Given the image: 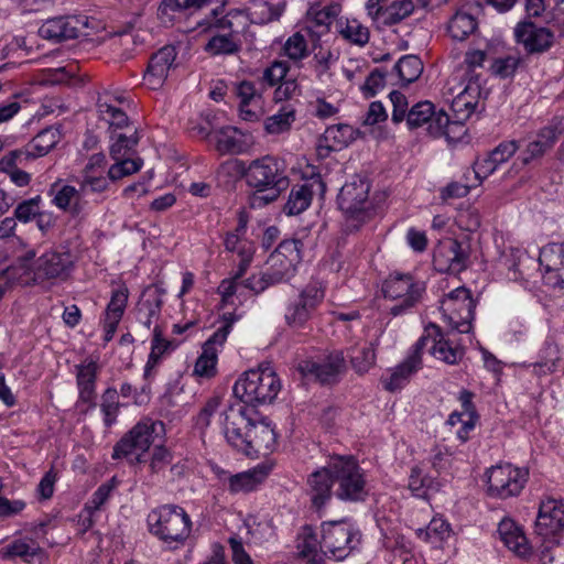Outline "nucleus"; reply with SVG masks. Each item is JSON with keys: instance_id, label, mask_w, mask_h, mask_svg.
<instances>
[{"instance_id": "1", "label": "nucleus", "mask_w": 564, "mask_h": 564, "mask_svg": "<svg viewBox=\"0 0 564 564\" xmlns=\"http://www.w3.org/2000/svg\"><path fill=\"white\" fill-rule=\"evenodd\" d=\"M308 494L314 508L321 510L335 496L344 502H364L369 487L364 469L351 455H334L327 464L307 478Z\"/></svg>"}, {"instance_id": "2", "label": "nucleus", "mask_w": 564, "mask_h": 564, "mask_svg": "<svg viewBox=\"0 0 564 564\" xmlns=\"http://www.w3.org/2000/svg\"><path fill=\"white\" fill-rule=\"evenodd\" d=\"M246 184L253 189L252 207H263L275 202L289 187L284 161L273 155L252 160L247 166L240 162Z\"/></svg>"}, {"instance_id": "3", "label": "nucleus", "mask_w": 564, "mask_h": 564, "mask_svg": "<svg viewBox=\"0 0 564 564\" xmlns=\"http://www.w3.org/2000/svg\"><path fill=\"white\" fill-rule=\"evenodd\" d=\"M281 390V382L269 364L242 373L234 386V393L241 404L257 406L271 403Z\"/></svg>"}, {"instance_id": "4", "label": "nucleus", "mask_w": 564, "mask_h": 564, "mask_svg": "<svg viewBox=\"0 0 564 564\" xmlns=\"http://www.w3.org/2000/svg\"><path fill=\"white\" fill-rule=\"evenodd\" d=\"M147 523L152 535L173 547L184 545L192 531L189 516L176 505H164L151 510Z\"/></svg>"}, {"instance_id": "5", "label": "nucleus", "mask_w": 564, "mask_h": 564, "mask_svg": "<svg viewBox=\"0 0 564 564\" xmlns=\"http://www.w3.org/2000/svg\"><path fill=\"white\" fill-rule=\"evenodd\" d=\"M369 192V181L360 176H354L341 186L337 204L346 215L344 225L346 234L357 232L371 218Z\"/></svg>"}, {"instance_id": "6", "label": "nucleus", "mask_w": 564, "mask_h": 564, "mask_svg": "<svg viewBox=\"0 0 564 564\" xmlns=\"http://www.w3.org/2000/svg\"><path fill=\"white\" fill-rule=\"evenodd\" d=\"M361 535L347 520L322 524L321 551L325 556L343 561L360 545Z\"/></svg>"}, {"instance_id": "7", "label": "nucleus", "mask_w": 564, "mask_h": 564, "mask_svg": "<svg viewBox=\"0 0 564 564\" xmlns=\"http://www.w3.org/2000/svg\"><path fill=\"white\" fill-rule=\"evenodd\" d=\"M382 292L384 297L398 302L390 308V314L398 316L421 302L425 292V283L415 280L411 274L393 273L384 281Z\"/></svg>"}, {"instance_id": "8", "label": "nucleus", "mask_w": 564, "mask_h": 564, "mask_svg": "<svg viewBox=\"0 0 564 564\" xmlns=\"http://www.w3.org/2000/svg\"><path fill=\"white\" fill-rule=\"evenodd\" d=\"M164 432V424L160 421L145 419L138 422L113 446L112 458H127L137 452L145 453L159 433Z\"/></svg>"}, {"instance_id": "9", "label": "nucleus", "mask_w": 564, "mask_h": 564, "mask_svg": "<svg viewBox=\"0 0 564 564\" xmlns=\"http://www.w3.org/2000/svg\"><path fill=\"white\" fill-rule=\"evenodd\" d=\"M529 473L509 463L492 466L486 471L488 495L507 499L518 496L528 481Z\"/></svg>"}, {"instance_id": "10", "label": "nucleus", "mask_w": 564, "mask_h": 564, "mask_svg": "<svg viewBox=\"0 0 564 564\" xmlns=\"http://www.w3.org/2000/svg\"><path fill=\"white\" fill-rule=\"evenodd\" d=\"M441 307L454 329L460 334L470 332L476 303L468 289L460 286L449 292L442 301Z\"/></svg>"}, {"instance_id": "11", "label": "nucleus", "mask_w": 564, "mask_h": 564, "mask_svg": "<svg viewBox=\"0 0 564 564\" xmlns=\"http://www.w3.org/2000/svg\"><path fill=\"white\" fill-rule=\"evenodd\" d=\"M324 291L316 284L306 285L299 295L291 300L284 312L286 325L294 329L303 328L323 302Z\"/></svg>"}, {"instance_id": "12", "label": "nucleus", "mask_w": 564, "mask_h": 564, "mask_svg": "<svg viewBox=\"0 0 564 564\" xmlns=\"http://www.w3.org/2000/svg\"><path fill=\"white\" fill-rule=\"evenodd\" d=\"M563 132L564 116H555L547 126L539 130L536 138L529 142L525 150L509 170L508 174H511L513 171L514 173H518L519 165H528L535 159L543 156L546 151L553 148L556 140Z\"/></svg>"}, {"instance_id": "13", "label": "nucleus", "mask_w": 564, "mask_h": 564, "mask_svg": "<svg viewBox=\"0 0 564 564\" xmlns=\"http://www.w3.org/2000/svg\"><path fill=\"white\" fill-rule=\"evenodd\" d=\"M238 317L234 313L223 315L221 326L205 341L197 358L194 372L200 377H213L216 372L217 346H223Z\"/></svg>"}, {"instance_id": "14", "label": "nucleus", "mask_w": 564, "mask_h": 564, "mask_svg": "<svg viewBox=\"0 0 564 564\" xmlns=\"http://www.w3.org/2000/svg\"><path fill=\"white\" fill-rule=\"evenodd\" d=\"M73 265L74 257L69 251H46L34 261L33 280L39 283L50 280L64 281L70 274Z\"/></svg>"}, {"instance_id": "15", "label": "nucleus", "mask_w": 564, "mask_h": 564, "mask_svg": "<svg viewBox=\"0 0 564 564\" xmlns=\"http://www.w3.org/2000/svg\"><path fill=\"white\" fill-rule=\"evenodd\" d=\"M248 406L241 403H235L224 412V434L235 449L246 455L248 448V432L250 430L251 417L248 415Z\"/></svg>"}, {"instance_id": "16", "label": "nucleus", "mask_w": 564, "mask_h": 564, "mask_svg": "<svg viewBox=\"0 0 564 564\" xmlns=\"http://www.w3.org/2000/svg\"><path fill=\"white\" fill-rule=\"evenodd\" d=\"M345 368L346 361L341 350L330 352L322 361L306 359L300 361L297 366L303 377L308 380L318 381L322 384H333L337 382L339 375L344 372Z\"/></svg>"}, {"instance_id": "17", "label": "nucleus", "mask_w": 564, "mask_h": 564, "mask_svg": "<svg viewBox=\"0 0 564 564\" xmlns=\"http://www.w3.org/2000/svg\"><path fill=\"white\" fill-rule=\"evenodd\" d=\"M430 0H394L388 6H380L373 0L367 3L368 14L378 23L391 26L410 17L415 10L424 9Z\"/></svg>"}, {"instance_id": "18", "label": "nucleus", "mask_w": 564, "mask_h": 564, "mask_svg": "<svg viewBox=\"0 0 564 564\" xmlns=\"http://www.w3.org/2000/svg\"><path fill=\"white\" fill-rule=\"evenodd\" d=\"M468 258L467 243L448 239L434 252L433 261L440 271L460 272L466 268Z\"/></svg>"}, {"instance_id": "19", "label": "nucleus", "mask_w": 564, "mask_h": 564, "mask_svg": "<svg viewBox=\"0 0 564 564\" xmlns=\"http://www.w3.org/2000/svg\"><path fill=\"white\" fill-rule=\"evenodd\" d=\"M514 36L517 42L522 44L530 54L544 53L554 42V34L549 29L528 21L517 24Z\"/></svg>"}, {"instance_id": "20", "label": "nucleus", "mask_w": 564, "mask_h": 564, "mask_svg": "<svg viewBox=\"0 0 564 564\" xmlns=\"http://www.w3.org/2000/svg\"><path fill=\"white\" fill-rule=\"evenodd\" d=\"M564 529V506L552 498L543 500L535 521V532L544 538L556 534Z\"/></svg>"}, {"instance_id": "21", "label": "nucleus", "mask_w": 564, "mask_h": 564, "mask_svg": "<svg viewBox=\"0 0 564 564\" xmlns=\"http://www.w3.org/2000/svg\"><path fill=\"white\" fill-rule=\"evenodd\" d=\"M248 448L246 456L267 455L272 452L276 444V434L271 422L267 420L252 421L247 434Z\"/></svg>"}, {"instance_id": "22", "label": "nucleus", "mask_w": 564, "mask_h": 564, "mask_svg": "<svg viewBox=\"0 0 564 564\" xmlns=\"http://www.w3.org/2000/svg\"><path fill=\"white\" fill-rule=\"evenodd\" d=\"M176 50L166 45L154 53L148 64L144 78L152 88L160 87L166 79L170 69L174 66Z\"/></svg>"}, {"instance_id": "23", "label": "nucleus", "mask_w": 564, "mask_h": 564, "mask_svg": "<svg viewBox=\"0 0 564 564\" xmlns=\"http://www.w3.org/2000/svg\"><path fill=\"white\" fill-rule=\"evenodd\" d=\"M78 402L88 404V409L96 408V381L98 365L94 360L75 366Z\"/></svg>"}, {"instance_id": "24", "label": "nucleus", "mask_w": 564, "mask_h": 564, "mask_svg": "<svg viewBox=\"0 0 564 564\" xmlns=\"http://www.w3.org/2000/svg\"><path fill=\"white\" fill-rule=\"evenodd\" d=\"M314 185H316L322 193L325 192V184L319 177L314 178L312 183L294 185L289 194L288 202L284 205V213L289 216H294L306 210L312 203Z\"/></svg>"}, {"instance_id": "25", "label": "nucleus", "mask_w": 564, "mask_h": 564, "mask_svg": "<svg viewBox=\"0 0 564 564\" xmlns=\"http://www.w3.org/2000/svg\"><path fill=\"white\" fill-rule=\"evenodd\" d=\"M498 533L503 544L520 557L531 554V546L521 527L511 519H503L498 525Z\"/></svg>"}, {"instance_id": "26", "label": "nucleus", "mask_w": 564, "mask_h": 564, "mask_svg": "<svg viewBox=\"0 0 564 564\" xmlns=\"http://www.w3.org/2000/svg\"><path fill=\"white\" fill-rule=\"evenodd\" d=\"M422 367V361L416 356L408 358L391 370L389 377H382L381 383L389 392H395L404 388L412 377Z\"/></svg>"}, {"instance_id": "27", "label": "nucleus", "mask_w": 564, "mask_h": 564, "mask_svg": "<svg viewBox=\"0 0 564 564\" xmlns=\"http://www.w3.org/2000/svg\"><path fill=\"white\" fill-rule=\"evenodd\" d=\"M74 22V19L68 17L48 19L40 26L39 34L41 37L54 42L76 39L78 29Z\"/></svg>"}, {"instance_id": "28", "label": "nucleus", "mask_w": 564, "mask_h": 564, "mask_svg": "<svg viewBox=\"0 0 564 564\" xmlns=\"http://www.w3.org/2000/svg\"><path fill=\"white\" fill-rule=\"evenodd\" d=\"M51 193L54 195L52 202L57 208L70 214L73 217H77L83 213L84 203L80 189H76L72 185L54 184Z\"/></svg>"}, {"instance_id": "29", "label": "nucleus", "mask_w": 564, "mask_h": 564, "mask_svg": "<svg viewBox=\"0 0 564 564\" xmlns=\"http://www.w3.org/2000/svg\"><path fill=\"white\" fill-rule=\"evenodd\" d=\"M540 265L544 268L547 283L564 265V243L552 242L544 246L539 256Z\"/></svg>"}, {"instance_id": "30", "label": "nucleus", "mask_w": 564, "mask_h": 564, "mask_svg": "<svg viewBox=\"0 0 564 564\" xmlns=\"http://www.w3.org/2000/svg\"><path fill=\"white\" fill-rule=\"evenodd\" d=\"M561 361V352L558 346L551 340H546L539 352V360L532 367V373L543 377L555 372Z\"/></svg>"}, {"instance_id": "31", "label": "nucleus", "mask_w": 564, "mask_h": 564, "mask_svg": "<svg viewBox=\"0 0 564 564\" xmlns=\"http://www.w3.org/2000/svg\"><path fill=\"white\" fill-rule=\"evenodd\" d=\"M59 141V132L55 128H46L37 133L25 147L26 159L34 160L46 155Z\"/></svg>"}, {"instance_id": "32", "label": "nucleus", "mask_w": 564, "mask_h": 564, "mask_svg": "<svg viewBox=\"0 0 564 564\" xmlns=\"http://www.w3.org/2000/svg\"><path fill=\"white\" fill-rule=\"evenodd\" d=\"M42 549L33 540L17 539L0 549V557L2 560L19 557L25 563H31L32 558L39 555Z\"/></svg>"}, {"instance_id": "33", "label": "nucleus", "mask_w": 564, "mask_h": 564, "mask_svg": "<svg viewBox=\"0 0 564 564\" xmlns=\"http://www.w3.org/2000/svg\"><path fill=\"white\" fill-rule=\"evenodd\" d=\"M477 29L476 18L465 11H457L448 22V33L457 41H464Z\"/></svg>"}, {"instance_id": "34", "label": "nucleus", "mask_w": 564, "mask_h": 564, "mask_svg": "<svg viewBox=\"0 0 564 564\" xmlns=\"http://www.w3.org/2000/svg\"><path fill=\"white\" fill-rule=\"evenodd\" d=\"M267 473L262 469H252L228 477L229 490L232 494L240 491L249 492L257 488L263 481Z\"/></svg>"}, {"instance_id": "35", "label": "nucleus", "mask_w": 564, "mask_h": 564, "mask_svg": "<svg viewBox=\"0 0 564 564\" xmlns=\"http://www.w3.org/2000/svg\"><path fill=\"white\" fill-rule=\"evenodd\" d=\"M295 120V109L292 105H283L279 111L264 121V129L270 134H280L290 130Z\"/></svg>"}, {"instance_id": "36", "label": "nucleus", "mask_w": 564, "mask_h": 564, "mask_svg": "<svg viewBox=\"0 0 564 564\" xmlns=\"http://www.w3.org/2000/svg\"><path fill=\"white\" fill-rule=\"evenodd\" d=\"M267 264L268 269L265 272L268 273V278L271 279V282L275 284L289 280L294 274L296 269L295 264L275 251L270 254Z\"/></svg>"}, {"instance_id": "37", "label": "nucleus", "mask_w": 564, "mask_h": 564, "mask_svg": "<svg viewBox=\"0 0 564 564\" xmlns=\"http://www.w3.org/2000/svg\"><path fill=\"white\" fill-rule=\"evenodd\" d=\"M415 533L424 542L438 544L449 536L451 525L442 518H433L425 528L417 529Z\"/></svg>"}, {"instance_id": "38", "label": "nucleus", "mask_w": 564, "mask_h": 564, "mask_svg": "<svg viewBox=\"0 0 564 564\" xmlns=\"http://www.w3.org/2000/svg\"><path fill=\"white\" fill-rule=\"evenodd\" d=\"M172 343L163 338V332L159 326L153 329V340L151 345V352L149 355L147 365L144 367V378L150 379L153 376V370L159 365L161 356L169 350Z\"/></svg>"}, {"instance_id": "39", "label": "nucleus", "mask_w": 564, "mask_h": 564, "mask_svg": "<svg viewBox=\"0 0 564 564\" xmlns=\"http://www.w3.org/2000/svg\"><path fill=\"white\" fill-rule=\"evenodd\" d=\"M400 80L404 85L415 82L423 72V63L416 55H404L394 65Z\"/></svg>"}, {"instance_id": "40", "label": "nucleus", "mask_w": 564, "mask_h": 564, "mask_svg": "<svg viewBox=\"0 0 564 564\" xmlns=\"http://www.w3.org/2000/svg\"><path fill=\"white\" fill-rule=\"evenodd\" d=\"M249 11L251 21L257 24H267L282 15L279 4H274L270 0H252Z\"/></svg>"}, {"instance_id": "41", "label": "nucleus", "mask_w": 564, "mask_h": 564, "mask_svg": "<svg viewBox=\"0 0 564 564\" xmlns=\"http://www.w3.org/2000/svg\"><path fill=\"white\" fill-rule=\"evenodd\" d=\"M111 140L112 143L109 148V155L113 161H118L129 158L132 154L133 149L139 142V137L137 131H134L130 137L123 133L113 134Z\"/></svg>"}, {"instance_id": "42", "label": "nucleus", "mask_w": 564, "mask_h": 564, "mask_svg": "<svg viewBox=\"0 0 564 564\" xmlns=\"http://www.w3.org/2000/svg\"><path fill=\"white\" fill-rule=\"evenodd\" d=\"M430 352L437 359L454 365L462 358V351L453 347L448 340L444 338L442 329L440 328V336L435 338V341L430 348Z\"/></svg>"}, {"instance_id": "43", "label": "nucleus", "mask_w": 564, "mask_h": 564, "mask_svg": "<svg viewBox=\"0 0 564 564\" xmlns=\"http://www.w3.org/2000/svg\"><path fill=\"white\" fill-rule=\"evenodd\" d=\"M434 115V105L430 101L415 104L408 112L406 124L410 129H417L423 124H430Z\"/></svg>"}, {"instance_id": "44", "label": "nucleus", "mask_w": 564, "mask_h": 564, "mask_svg": "<svg viewBox=\"0 0 564 564\" xmlns=\"http://www.w3.org/2000/svg\"><path fill=\"white\" fill-rule=\"evenodd\" d=\"M354 370L360 375L366 373L376 362V350L372 344L355 348L350 356Z\"/></svg>"}, {"instance_id": "45", "label": "nucleus", "mask_w": 564, "mask_h": 564, "mask_svg": "<svg viewBox=\"0 0 564 564\" xmlns=\"http://www.w3.org/2000/svg\"><path fill=\"white\" fill-rule=\"evenodd\" d=\"M237 130L231 127L220 128L216 134V149L220 153H239L241 143L236 138Z\"/></svg>"}, {"instance_id": "46", "label": "nucleus", "mask_w": 564, "mask_h": 564, "mask_svg": "<svg viewBox=\"0 0 564 564\" xmlns=\"http://www.w3.org/2000/svg\"><path fill=\"white\" fill-rule=\"evenodd\" d=\"M340 35L352 44L364 46L369 41V30L357 20H347L339 30Z\"/></svg>"}, {"instance_id": "47", "label": "nucleus", "mask_w": 564, "mask_h": 564, "mask_svg": "<svg viewBox=\"0 0 564 564\" xmlns=\"http://www.w3.org/2000/svg\"><path fill=\"white\" fill-rule=\"evenodd\" d=\"M205 50L213 55L234 54L239 51V44L231 34H220L213 36Z\"/></svg>"}, {"instance_id": "48", "label": "nucleus", "mask_w": 564, "mask_h": 564, "mask_svg": "<svg viewBox=\"0 0 564 564\" xmlns=\"http://www.w3.org/2000/svg\"><path fill=\"white\" fill-rule=\"evenodd\" d=\"M142 164L143 161L140 158L131 159L129 156L122 160L115 161V163L109 167L108 177L111 181H118L124 176H129L140 171Z\"/></svg>"}, {"instance_id": "49", "label": "nucleus", "mask_w": 564, "mask_h": 564, "mask_svg": "<svg viewBox=\"0 0 564 564\" xmlns=\"http://www.w3.org/2000/svg\"><path fill=\"white\" fill-rule=\"evenodd\" d=\"M285 55L293 61H301L307 56V43L303 34L294 33L284 44Z\"/></svg>"}, {"instance_id": "50", "label": "nucleus", "mask_w": 564, "mask_h": 564, "mask_svg": "<svg viewBox=\"0 0 564 564\" xmlns=\"http://www.w3.org/2000/svg\"><path fill=\"white\" fill-rule=\"evenodd\" d=\"M128 302V290L126 288L115 290L106 308L107 317L121 319Z\"/></svg>"}, {"instance_id": "51", "label": "nucleus", "mask_w": 564, "mask_h": 564, "mask_svg": "<svg viewBox=\"0 0 564 564\" xmlns=\"http://www.w3.org/2000/svg\"><path fill=\"white\" fill-rule=\"evenodd\" d=\"M474 94H467L464 89L452 104V109L456 113L457 120L468 119L470 115L475 111L477 102L473 101L471 97Z\"/></svg>"}, {"instance_id": "52", "label": "nucleus", "mask_w": 564, "mask_h": 564, "mask_svg": "<svg viewBox=\"0 0 564 564\" xmlns=\"http://www.w3.org/2000/svg\"><path fill=\"white\" fill-rule=\"evenodd\" d=\"M219 403L220 401L218 398H212L205 403V405L197 414L195 426L200 431L202 434H204L205 431L209 427L212 417L217 412Z\"/></svg>"}, {"instance_id": "53", "label": "nucleus", "mask_w": 564, "mask_h": 564, "mask_svg": "<svg viewBox=\"0 0 564 564\" xmlns=\"http://www.w3.org/2000/svg\"><path fill=\"white\" fill-rule=\"evenodd\" d=\"M289 66L285 62L275 61L271 66L267 67L262 74V84L272 87L280 83L286 76Z\"/></svg>"}, {"instance_id": "54", "label": "nucleus", "mask_w": 564, "mask_h": 564, "mask_svg": "<svg viewBox=\"0 0 564 564\" xmlns=\"http://www.w3.org/2000/svg\"><path fill=\"white\" fill-rule=\"evenodd\" d=\"M437 336H440V326H437L436 324L430 323L427 326H425L424 334L415 343V345L413 347V351L410 356H416L419 358V360L422 361L421 356H422L423 349L426 347H429V349H430Z\"/></svg>"}, {"instance_id": "55", "label": "nucleus", "mask_w": 564, "mask_h": 564, "mask_svg": "<svg viewBox=\"0 0 564 564\" xmlns=\"http://www.w3.org/2000/svg\"><path fill=\"white\" fill-rule=\"evenodd\" d=\"M386 85V73L379 68L373 69L366 78L361 86L362 94L366 98H371L381 90Z\"/></svg>"}, {"instance_id": "56", "label": "nucleus", "mask_w": 564, "mask_h": 564, "mask_svg": "<svg viewBox=\"0 0 564 564\" xmlns=\"http://www.w3.org/2000/svg\"><path fill=\"white\" fill-rule=\"evenodd\" d=\"M520 63L521 58L519 56H507L496 59L491 65V69L494 74L501 78H508L516 73Z\"/></svg>"}, {"instance_id": "57", "label": "nucleus", "mask_w": 564, "mask_h": 564, "mask_svg": "<svg viewBox=\"0 0 564 564\" xmlns=\"http://www.w3.org/2000/svg\"><path fill=\"white\" fill-rule=\"evenodd\" d=\"M235 94L242 104H251L261 98V91L256 84L249 80H241L235 85Z\"/></svg>"}, {"instance_id": "58", "label": "nucleus", "mask_w": 564, "mask_h": 564, "mask_svg": "<svg viewBox=\"0 0 564 564\" xmlns=\"http://www.w3.org/2000/svg\"><path fill=\"white\" fill-rule=\"evenodd\" d=\"M204 1L205 0H163L159 11L162 14L169 15L176 11L199 8Z\"/></svg>"}, {"instance_id": "59", "label": "nucleus", "mask_w": 564, "mask_h": 564, "mask_svg": "<svg viewBox=\"0 0 564 564\" xmlns=\"http://www.w3.org/2000/svg\"><path fill=\"white\" fill-rule=\"evenodd\" d=\"M301 247L302 243L300 240H284L282 241L278 248L274 250L279 252L280 256L288 259L293 264L297 265L301 262Z\"/></svg>"}, {"instance_id": "60", "label": "nucleus", "mask_w": 564, "mask_h": 564, "mask_svg": "<svg viewBox=\"0 0 564 564\" xmlns=\"http://www.w3.org/2000/svg\"><path fill=\"white\" fill-rule=\"evenodd\" d=\"M389 98L393 106L392 121L394 123H400L408 117L409 110L406 97L402 93L393 90L390 93Z\"/></svg>"}, {"instance_id": "61", "label": "nucleus", "mask_w": 564, "mask_h": 564, "mask_svg": "<svg viewBox=\"0 0 564 564\" xmlns=\"http://www.w3.org/2000/svg\"><path fill=\"white\" fill-rule=\"evenodd\" d=\"M172 463V454L164 446H155L151 460H150V469L153 474H159L165 469L167 465Z\"/></svg>"}, {"instance_id": "62", "label": "nucleus", "mask_w": 564, "mask_h": 564, "mask_svg": "<svg viewBox=\"0 0 564 564\" xmlns=\"http://www.w3.org/2000/svg\"><path fill=\"white\" fill-rule=\"evenodd\" d=\"M519 149V144L514 140L501 142L497 145L489 155L492 158L494 162L498 165L507 162Z\"/></svg>"}, {"instance_id": "63", "label": "nucleus", "mask_w": 564, "mask_h": 564, "mask_svg": "<svg viewBox=\"0 0 564 564\" xmlns=\"http://www.w3.org/2000/svg\"><path fill=\"white\" fill-rule=\"evenodd\" d=\"M40 200V196H36L20 203L14 210L15 218L20 221L26 223L32 217L36 216L39 214Z\"/></svg>"}, {"instance_id": "64", "label": "nucleus", "mask_w": 564, "mask_h": 564, "mask_svg": "<svg viewBox=\"0 0 564 564\" xmlns=\"http://www.w3.org/2000/svg\"><path fill=\"white\" fill-rule=\"evenodd\" d=\"M162 303L163 301L160 295L154 293L140 301L137 308L142 313V315H147L151 319H154L160 316Z\"/></svg>"}]
</instances>
